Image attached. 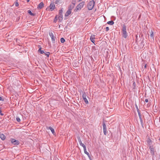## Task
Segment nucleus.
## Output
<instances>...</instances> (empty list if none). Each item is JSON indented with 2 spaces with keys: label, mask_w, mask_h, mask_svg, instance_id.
I'll use <instances>...</instances> for the list:
<instances>
[{
  "label": "nucleus",
  "mask_w": 160,
  "mask_h": 160,
  "mask_svg": "<svg viewBox=\"0 0 160 160\" xmlns=\"http://www.w3.org/2000/svg\"><path fill=\"white\" fill-rule=\"evenodd\" d=\"M58 18L59 19V21H61L62 20L61 19V18H60L59 16V17H58Z\"/></svg>",
  "instance_id": "obj_33"
},
{
  "label": "nucleus",
  "mask_w": 160,
  "mask_h": 160,
  "mask_svg": "<svg viewBox=\"0 0 160 160\" xmlns=\"http://www.w3.org/2000/svg\"><path fill=\"white\" fill-rule=\"evenodd\" d=\"M149 148L150 150V153L153 156L155 153V150L153 148V145L150 146Z\"/></svg>",
  "instance_id": "obj_6"
},
{
  "label": "nucleus",
  "mask_w": 160,
  "mask_h": 160,
  "mask_svg": "<svg viewBox=\"0 0 160 160\" xmlns=\"http://www.w3.org/2000/svg\"><path fill=\"white\" fill-rule=\"evenodd\" d=\"M114 22L113 21H109L107 22V23L110 25H112L114 24Z\"/></svg>",
  "instance_id": "obj_20"
},
{
  "label": "nucleus",
  "mask_w": 160,
  "mask_h": 160,
  "mask_svg": "<svg viewBox=\"0 0 160 160\" xmlns=\"http://www.w3.org/2000/svg\"><path fill=\"white\" fill-rule=\"evenodd\" d=\"M44 6V4L43 2L40 3L38 6V8L39 9H41Z\"/></svg>",
  "instance_id": "obj_16"
},
{
  "label": "nucleus",
  "mask_w": 160,
  "mask_h": 160,
  "mask_svg": "<svg viewBox=\"0 0 160 160\" xmlns=\"http://www.w3.org/2000/svg\"><path fill=\"white\" fill-rule=\"evenodd\" d=\"M94 39H95V35H92L91 36V37L90 38V40L93 43H94V42H95V41L94 40Z\"/></svg>",
  "instance_id": "obj_14"
},
{
  "label": "nucleus",
  "mask_w": 160,
  "mask_h": 160,
  "mask_svg": "<svg viewBox=\"0 0 160 160\" xmlns=\"http://www.w3.org/2000/svg\"><path fill=\"white\" fill-rule=\"evenodd\" d=\"M16 120H17V121H18V122H20V120H21L20 119V118L19 117H17L16 118Z\"/></svg>",
  "instance_id": "obj_26"
},
{
  "label": "nucleus",
  "mask_w": 160,
  "mask_h": 160,
  "mask_svg": "<svg viewBox=\"0 0 160 160\" xmlns=\"http://www.w3.org/2000/svg\"><path fill=\"white\" fill-rule=\"evenodd\" d=\"M106 31H108L109 30V28L108 27H106Z\"/></svg>",
  "instance_id": "obj_28"
},
{
  "label": "nucleus",
  "mask_w": 160,
  "mask_h": 160,
  "mask_svg": "<svg viewBox=\"0 0 160 160\" xmlns=\"http://www.w3.org/2000/svg\"><path fill=\"white\" fill-rule=\"evenodd\" d=\"M0 138L2 140H4L6 139L5 136L2 133L0 134Z\"/></svg>",
  "instance_id": "obj_15"
},
{
  "label": "nucleus",
  "mask_w": 160,
  "mask_h": 160,
  "mask_svg": "<svg viewBox=\"0 0 160 160\" xmlns=\"http://www.w3.org/2000/svg\"><path fill=\"white\" fill-rule=\"evenodd\" d=\"M54 22H56V20H54Z\"/></svg>",
  "instance_id": "obj_35"
},
{
  "label": "nucleus",
  "mask_w": 160,
  "mask_h": 160,
  "mask_svg": "<svg viewBox=\"0 0 160 160\" xmlns=\"http://www.w3.org/2000/svg\"><path fill=\"white\" fill-rule=\"evenodd\" d=\"M60 41L61 42L63 43L65 42V40L63 38H61Z\"/></svg>",
  "instance_id": "obj_23"
},
{
  "label": "nucleus",
  "mask_w": 160,
  "mask_h": 160,
  "mask_svg": "<svg viewBox=\"0 0 160 160\" xmlns=\"http://www.w3.org/2000/svg\"><path fill=\"white\" fill-rule=\"evenodd\" d=\"M11 142L12 143L16 145H18L19 143L18 141L14 139H11Z\"/></svg>",
  "instance_id": "obj_9"
},
{
  "label": "nucleus",
  "mask_w": 160,
  "mask_h": 160,
  "mask_svg": "<svg viewBox=\"0 0 160 160\" xmlns=\"http://www.w3.org/2000/svg\"><path fill=\"white\" fill-rule=\"evenodd\" d=\"M72 8L69 9L67 12L66 14H65V16L67 17L69 16L71 14V12Z\"/></svg>",
  "instance_id": "obj_12"
},
{
  "label": "nucleus",
  "mask_w": 160,
  "mask_h": 160,
  "mask_svg": "<svg viewBox=\"0 0 160 160\" xmlns=\"http://www.w3.org/2000/svg\"><path fill=\"white\" fill-rule=\"evenodd\" d=\"M160 141V138H159V139Z\"/></svg>",
  "instance_id": "obj_38"
},
{
  "label": "nucleus",
  "mask_w": 160,
  "mask_h": 160,
  "mask_svg": "<svg viewBox=\"0 0 160 160\" xmlns=\"http://www.w3.org/2000/svg\"><path fill=\"white\" fill-rule=\"evenodd\" d=\"M57 16H56L55 17V18H57Z\"/></svg>",
  "instance_id": "obj_36"
},
{
  "label": "nucleus",
  "mask_w": 160,
  "mask_h": 160,
  "mask_svg": "<svg viewBox=\"0 0 160 160\" xmlns=\"http://www.w3.org/2000/svg\"><path fill=\"white\" fill-rule=\"evenodd\" d=\"M85 2H80L76 7L77 10H80L82 8L83 6L84 5Z\"/></svg>",
  "instance_id": "obj_3"
},
{
  "label": "nucleus",
  "mask_w": 160,
  "mask_h": 160,
  "mask_svg": "<svg viewBox=\"0 0 160 160\" xmlns=\"http://www.w3.org/2000/svg\"><path fill=\"white\" fill-rule=\"evenodd\" d=\"M15 6L16 7H18L19 5V4L18 2H16L15 3Z\"/></svg>",
  "instance_id": "obj_27"
},
{
  "label": "nucleus",
  "mask_w": 160,
  "mask_h": 160,
  "mask_svg": "<svg viewBox=\"0 0 160 160\" xmlns=\"http://www.w3.org/2000/svg\"><path fill=\"white\" fill-rule=\"evenodd\" d=\"M150 36L151 37H152V39L153 40L154 39V34H153V32L151 30L150 32Z\"/></svg>",
  "instance_id": "obj_19"
},
{
  "label": "nucleus",
  "mask_w": 160,
  "mask_h": 160,
  "mask_svg": "<svg viewBox=\"0 0 160 160\" xmlns=\"http://www.w3.org/2000/svg\"><path fill=\"white\" fill-rule=\"evenodd\" d=\"M38 51H40V53L41 54H42L43 53H45V52L43 50H41V48H40L39 50H38Z\"/></svg>",
  "instance_id": "obj_24"
},
{
  "label": "nucleus",
  "mask_w": 160,
  "mask_h": 160,
  "mask_svg": "<svg viewBox=\"0 0 160 160\" xmlns=\"http://www.w3.org/2000/svg\"><path fill=\"white\" fill-rule=\"evenodd\" d=\"M78 142H79V143L80 145L81 146H82V147H83V149L86 148V147L85 145L84 144H83V143H82V141H81V139L80 137H78Z\"/></svg>",
  "instance_id": "obj_8"
},
{
  "label": "nucleus",
  "mask_w": 160,
  "mask_h": 160,
  "mask_svg": "<svg viewBox=\"0 0 160 160\" xmlns=\"http://www.w3.org/2000/svg\"><path fill=\"white\" fill-rule=\"evenodd\" d=\"M3 100L2 98L0 96V101H2Z\"/></svg>",
  "instance_id": "obj_32"
},
{
  "label": "nucleus",
  "mask_w": 160,
  "mask_h": 160,
  "mask_svg": "<svg viewBox=\"0 0 160 160\" xmlns=\"http://www.w3.org/2000/svg\"><path fill=\"white\" fill-rule=\"evenodd\" d=\"M94 3L95 2L93 0L90 1L87 5L88 9L89 10H92L94 7Z\"/></svg>",
  "instance_id": "obj_2"
},
{
  "label": "nucleus",
  "mask_w": 160,
  "mask_h": 160,
  "mask_svg": "<svg viewBox=\"0 0 160 160\" xmlns=\"http://www.w3.org/2000/svg\"><path fill=\"white\" fill-rule=\"evenodd\" d=\"M82 97L85 103L87 104H88V102L86 98V95L85 92H83Z\"/></svg>",
  "instance_id": "obj_5"
},
{
  "label": "nucleus",
  "mask_w": 160,
  "mask_h": 160,
  "mask_svg": "<svg viewBox=\"0 0 160 160\" xmlns=\"http://www.w3.org/2000/svg\"><path fill=\"white\" fill-rule=\"evenodd\" d=\"M139 118L141 124L142 126L143 127V123L142 119V118L141 117H140Z\"/></svg>",
  "instance_id": "obj_22"
},
{
  "label": "nucleus",
  "mask_w": 160,
  "mask_h": 160,
  "mask_svg": "<svg viewBox=\"0 0 160 160\" xmlns=\"http://www.w3.org/2000/svg\"><path fill=\"white\" fill-rule=\"evenodd\" d=\"M49 128L51 130L52 133L53 134H55V132L54 131V130L51 127H49Z\"/></svg>",
  "instance_id": "obj_17"
},
{
  "label": "nucleus",
  "mask_w": 160,
  "mask_h": 160,
  "mask_svg": "<svg viewBox=\"0 0 160 160\" xmlns=\"http://www.w3.org/2000/svg\"><path fill=\"white\" fill-rule=\"evenodd\" d=\"M28 13H29L32 16H34V14L32 13L31 11L29 10L28 11Z\"/></svg>",
  "instance_id": "obj_21"
},
{
  "label": "nucleus",
  "mask_w": 160,
  "mask_h": 160,
  "mask_svg": "<svg viewBox=\"0 0 160 160\" xmlns=\"http://www.w3.org/2000/svg\"><path fill=\"white\" fill-rule=\"evenodd\" d=\"M146 67H147V64H146L144 66V67L145 68H146Z\"/></svg>",
  "instance_id": "obj_34"
},
{
  "label": "nucleus",
  "mask_w": 160,
  "mask_h": 160,
  "mask_svg": "<svg viewBox=\"0 0 160 160\" xmlns=\"http://www.w3.org/2000/svg\"><path fill=\"white\" fill-rule=\"evenodd\" d=\"M138 115H139V118H140V117H141V114H140V112H138Z\"/></svg>",
  "instance_id": "obj_30"
},
{
  "label": "nucleus",
  "mask_w": 160,
  "mask_h": 160,
  "mask_svg": "<svg viewBox=\"0 0 160 160\" xmlns=\"http://www.w3.org/2000/svg\"><path fill=\"white\" fill-rule=\"evenodd\" d=\"M145 102H148V99H146L145 100Z\"/></svg>",
  "instance_id": "obj_31"
},
{
  "label": "nucleus",
  "mask_w": 160,
  "mask_h": 160,
  "mask_svg": "<svg viewBox=\"0 0 160 160\" xmlns=\"http://www.w3.org/2000/svg\"><path fill=\"white\" fill-rule=\"evenodd\" d=\"M127 27L125 25H123L122 28V36L124 38H126L127 37V32H126Z\"/></svg>",
  "instance_id": "obj_1"
},
{
  "label": "nucleus",
  "mask_w": 160,
  "mask_h": 160,
  "mask_svg": "<svg viewBox=\"0 0 160 160\" xmlns=\"http://www.w3.org/2000/svg\"><path fill=\"white\" fill-rule=\"evenodd\" d=\"M62 12H63V11H62V9L60 10L59 11V16L60 18H61V20L62 19V17H63V15L62 14Z\"/></svg>",
  "instance_id": "obj_13"
},
{
  "label": "nucleus",
  "mask_w": 160,
  "mask_h": 160,
  "mask_svg": "<svg viewBox=\"0 0 160 160\" xmlns=\"http://www.w3.org/2000/svg\"><path fill=\"white\" fill-rule=\"evenodd\" d=\"M147 142L148 145L149 146H153V145L152 144V141L149 138H148L147 140Z\"/></svg>",
  "instance_id": "obj_10"
},
{
  "label": "nucleus",
  "mask_w": 160,
  "mask_h": 160,
  "mask_svg": "<svg viewBox=\"0 0 160 160\" xmlns=\"http://www.w3.org/2000/svg\"><path fill=\"white\" fill-rule=\"evenodd\" d=\"M84 149V151L85 153L89 157H90L89 154L88 152L87 151L86 148H84V149Z\"/></svg>",
  "instance_id": "obj_18"
},
{
  "label": "nucleus",
  "mask_w": 160,
  "mask_h": 160,
  "mask_svg": "<svg viewBox=\"0 0 160 160\" xmlns=\"http://www.w3.org/2000/svg\"><path fill=\"white\" fill-rule=\"evenodd\" d=\"M49 34L52 38V40L53 43H54L55 41V39L56 38L55 37L52 32H49Z\"/></svg>",
  "instance_id": "obj_7"
},
{
  "label": "nucleus",
  "mask_w": 160,
  "mask_h": 160,
  "mask_svg": "<svg viewBox=\"0 0 160 160\" xmlns=\"http://www.w3.org/2000/svg\"><path fill=\"white\" fill-rule=\"evenodd\" d=\"M46 56H47L48 57L50 55V53L48 52H46V53H44Z\"/></svg>",
  "instance_id": "obj_25"
},
{
  "label": "nucleus",
  "mask_w": 160,
  "mask_h": 160,
  "mask_svg": "<svg viewBox=\"0 0 160 160\" xmlns=\"http://www.w3.org/2000/svg\"><path fill=\"white\" fill-rule=\"evenodd\" d=\"M50 7L51 11L53 10L55 8V4L54 2H51L50 6Z\"/></svg>",
  "instance_id": "obj_11"
},
{
  "label": "nucleus",
  "mask_w": 160,
  "mask_h": 160,
  "mask_svg": "<svg viewBox=\"0 0 160 160\" xmlns=\"http://www.w3.org/2000/svg\"><path fill=\"white\" fill-rule=\"evenodd\" d=\"M0 115L1 116H3V114L2 113V111L1 110H0Z\"/></svg>",
  "instance_id": "obj_29"
},
{
  "label": "nucleus",
  "mask_w": 160,
  "mask_h": 160,
  "mask_svg": "<svg viewBox=\"0 0 160 160\" xmlns=\"http://www.w3.org/2000/svg\"><path fill=\"white\" fill-rule=\"evenodd\" d=\"M103 128V133L105 135H106L107 132V129L106 123L105 121L103 120L102 123Z\"/></svg>",
  "instance_id": "obj_4"
},
{
  "label": "nucleus",
  "mask_w": 160,
  "mask_h": 160,
  "mask_svg": "<svg viewBox=\"0 0 160 160\" xmlns=\"http://www.w3.org/2000/svg\"><path fill=\"white\" fill-rule=\"evenodd\" d=\"M29 1V0H28V2Z\"/></svg>",
  "instance_id": "obj_37"
}]
</instances>
